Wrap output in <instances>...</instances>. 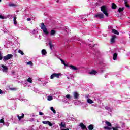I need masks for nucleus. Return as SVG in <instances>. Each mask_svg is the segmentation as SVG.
I'll use <instances>...</instances> for the list:
<instances>
[{
    "instance_id": "1",
    "label": "nucleus",
    "mask_w": 130,
    "mask_h": 130,
    "mask_svg": "<svg viewBox=\"0 0 130 130\" xmlns=\"http://www.w3.org/2000/svg\"><path fill=\"white\" fill-rule=\"evenodd\" d=\"M101 11L106 17H108V13H107V8H106V6H102L101 7Z\"/></svg>"
},
{
    "instance_id": "2",
    "label": "nucleus",
    "mask_w": 130,
    "mask_h": 130,
    "mask_svg": "<svg viewBox=\"0 0 130 130\" xmlns=\"http://www.w3.org/2000/svg\"><path fill=\"white\" fill-rule=\"evenodd\" d=\"M41 29L43 30L44 33L47 35L48 34V31H47V28H46V26L44 25V23H41Z\"/></svg>"
},
{
    "instance_id": "3",
    "label": "nucleus",
    "mask_w": 130,
    "mask_h": 130,
    "mask_svg": "<svg viewBox=\"0 0 130 130\" xmlns=\"http://www.w3.org/2000/svg\"><path fill=\"white\" fill-rule=\"evenodd\" d=\"M11 58H13V55L11 54H8L6 56L3 57V60L4 61L5 60H9V59H11Z\"/></svg>"
},
{
    "instance_id": "4",
    "label": "nucleus",
    "mask_w": 130,
    "mask_h": 130,
    "mask_svg": "<svg viewBox=\"0 0 130 130\" xmlns=\"http://www.w3.org/2000/svg\"><path fill=\"white\" fill-rule=\"evenodd\" d=\"M61 73H53L50 76V79H54V78H59L61 76Z\"/></svg>"
},
{
    "instance_id": "5",
    "label": "nucleus",
    "mask_w": 130,
    "mask_h": 130,
    "mask_svg": "<svg viewBox=\"0 0 130 130\" xmlns=\"http://www.w3.org/2000/svg\"><path fill=\"white\" fill-rule=\"evenodd\" d=\"M95 18H98L99 19H103L104 18V15L102 13L98 14L94 16Z\"/></svg>"
},
{
    "instance_id": "6",
    "label": "nucleus",
    "mask_w": 130,
    "mask_h": 130,
    "mask_svg": "<svg viewBox=\"0 0 130 130\" xmlns=\"http://www.w3.org/2000/svg\"><path fill=\"white\" fill-rule=\"evenodd\" d=\"M80 126L83 130H88V129L87 128V126H86V125H85V124H84V123H80Z\"/></svg>"
},
{
    "instance_id": "7",
    "label": "nucleus",
    "mask_w": 130,
    "mask_h": 130,
    "mask_svg": "<svg viewBox=\"0 0 130 130\" xmlns=\"http://www.w3.org/2000/svg\"><path fill=\"white\" fill-rule=\"evenodd\" d=\"M2 68H3L2 71L4 73H6V72H8V69L7 66H6L5 65H2Z\"/></svg>"
},
{
    "instance_id": "8",
    "label": "nucleus",
    "mask_w": 130,
    "mask_h": 130,
    "mask_svg": "<svg viewBox=\"0 0 130 130\" xmlns=\"http://www.w3.org/2000/svg\"><path fill=\"white\" fill-rule=\"evenodd\" d=\"M69 68L71 70H73L74 71H78V68L73 65H70Z\"/></svg>"
},
{
    "instance_id": "9",
    "label": "nucleus",
    "mask_w": 130,
    "mask_h": 130,
    "mask_svg": "<svg viewBox=\"0 0 130 130\" xmlns=\"http://www.w3.org/2000/svg\"><path fill=\"white\" fill-rule=\"evenodd\" d=\"M73 95H74V99H78L79 97V93L77 92H74L73 93Z\"/></svg>"
},
{
    "instance_id": "10",
    "label": "nucleus",
    "mask_w": 130,
    "mask_h": 130,
    "mask_svg": "<svg viewBox=\"0 0 130 130\" xmlns=\"http://www.w3.org/2000/svg\"><path fill=\"white\" fill-rule=\"evenodd\" d=\"M116 38V36L115 35L113 36L111 39V43H114V42H115Z\"/></svg>"
},
{
    "instance_id": "11",
    "label": "nucleus",
    "mask_w": 130,
    "mask_h": 130,
    "mask_svg": "<svg viewBox=\"0 0 130 130\" xmlns=\"http://www.w3.org/2000/svg\"><path fill=\"white\" fill-rule=\"evenodd\" d=\"M112 33H114V34H116V35H119V32L115 29H112Z\"/></svg>"
},
{
    "instance_id": "12",
    "label": "nucleus",
    "mask_w": 130,
    "mask_h": 130,
    "mask_svg": "<svg viewBox=\"0 0 130 130\" xmlns=\"http://www.w3.org/2000/svg\"><path fill=\"white\" fill-rule=\"evenodd\" d=\"M24 116H25V114H24V113H22L21 116L17 115V117L19 120H21V119H23V118H24Z\"/></svg>"
},
{
    "instance_id": "13",
    "label": "nucleus",
    "mask_w": 130,
    "mask_h": 130,
    "mask_svg": "<svg viewBox=\"0 0 130 130\" xmlns=\"http://www.w3.org/2000/svg\"><path fill=\"white\" fill-rule=\"evenodd\" d=\"M89 74L90 75H95L97 74V71L95 70H92L91 72H89Z\"/></svg>"
},
{
    "instance_id": "14",
    "label": "nucleus",
    "mask_w": 130,
    "mask_h": 130,
    "mask_svg": "<svg viewBox=\"0 0 130 130\" xmlns=\"http://www.w3.org/2000/svg\"><path fill=\"white\" fill-rule=\"evenodd\" d=\"M42 54L43 55H46L47 54V52H46L45 49L42 50Z\"/></svg>"
},
{
    "instance_id": "15",
    "label": "nucleus",
    "mask_w": 130,
    "mask_h": 130,
    "mask_svg": "<svg viewBox=\"0 0 130 130\" xmlns=\"http://www.w3.org/2000/svg\"><path fill=\"white\" fill-rule=\"evenodd\" d=\"M116 8H117V6H116L115 4L112 3V9L113 10H115V9H116Z\"/></svg>"
},
{
    "instance_id": "16",
    "label": "nucleus",
    "mask_w": 130,
    "mask_h": 130,
    "mask_svg": "<svg viewBox=\"0 0 130 130\" xmlns=\"http://www.w3.org/2000/svg\"><path fill=\"white\" fill-rule=\"evenodd\" d=\"M117 58V54L116 53H114L113 56V59L115 60Z\"/></svg>"
},
{
    "instance_id": "17",
    "label": "nucleus",
    "mask_w": 130,
    "mask_h": 130,
    "mask_svg": "<svg viewBox=\"0 0 130 130\" xmlns=\"http://www.w3.org/2000/svg\"><path fill=\"white\" fill-rule=\"evenodd\" d=\"M88 128L89 130H93L94 129V126L92 124H90L88 126Z\"/></svg>"
},
{
    "instance_id": "18",
    "label": "nucleus",
    "mask_w": 130,
    "mask_h": 130,
    "mask_svg": "<svg viewBox=\"0 0 130 130\" xmlns=\"http://www.w3.org/2000/svg\"><path fill=\"white\" fill-rule=\"evenodd\" d=\"M105 123H106V125H107V126H110V127L112 126V125L111 124V122H109L106 121L105 122Z\"/></svg>"
},
{
    "instance_id": "19",
    "label": "nucleus",
    "mask_w": 130,
    "mask_h": 130,
    "mask_svg": "<svg viewBox=\"0 0 130 130\" xmlns=\"http://www.w3.org/2000/svg\"><path fill=\"white\" fill-rule=\"evenodd\" d=\"M87 102H88V103H89V104H92L94 103V101H93V100H92L90 99H87Z\"/></svg>"
},
{
    "instance_id": "20",
    "label": "nucleus",
    "mask_w": 130,
    "mask_h": 130,
    "mask_svg": "<svg viewBox=\"0 0 130 130\" xmlns=\"http://www.w3.org/2000/svg\"><path fill=\"white\" fill-rule=\"evenodd\" d=\"M49 45L50 46V49L52 50V47H53V45H52V42H51V41H50L49 42Z\"/></svg>"
},
{
    "instance_id": "21",
    "label": "nucleus",
    "mask_w": 130,
    "mask_h": 130,
    "mask_svg": "<svg viewBox=\"0 0 130 130\" xmlns=\"http://www.w3.org/2000/svg\"><path fill=\"white\" fill-rule=\"evenodd\" d=\"M13 22H14V25H17V17H14Z\"/></svg>"
},
{
    "instance_id": "22",
    "label": "nucleus",
    "mask_w": 130,
    "mask_h": 130,
    "mask_svg": "<svg viewBox=\"0 0 130 130\" xmlns=\"http://www.w3.org/2000/svg\"><path fill=\"white\" fill-rule=\"evenodd\" d=\"M124 10V8L122 7V8H119L118 9V12L119 13H121V12H123Z\"/></svg>"
},
{
    "instance_id": "23",
    "label": "nucleus",
    "mask_w": 130,
    "mask_h": 130,
    "mask_svg": "<svg viewBox=\"0 0 130 130\" xmlns=\"http://www.w3.org/2000/svg\"><path fill=\"white\" fill-rule=\"evenodd\" d=\"M56 33V31L54 30H51L50 31V35H54Z\"/></svg>"
},
{
    "instance_id": "24",
    "label": "nucleus",
    "mask_w": 130,
    "mask_h": 130,
    "mask_svg": "<svg viewBox=\"0 0 130 130\" xmlns=\"http://www.w3.org/2000/svg\"><path fill=\"white\" fill-rule=\"evenodd\" d=\"M61 61L62 63L63 64H64V66L65 67H69V65H68V64H66V62H64V61L63 60L61 59Z\"/></svg>"
},
{
    "instance_id": "25",
    "label": "nucleus",
    "mask_w": 130,
    "mask_h": 130,
    "mask_svg": "<svg viewBox=\"0 0 130 130\" xmlns=\"http://www.w3.org/2000/svg\"><path fill=\"white\" fill-rule=\"evenodd\" d=\"M27 82H28V83H33V80H32V78H28V79H27Z\"/></svg>"
},
{
    "instance_id": "26",
    "label": "nucleus",
    "mask_w": 130,
    "mask_h": 130,
    "mask_svg": "<svg viewBox=\"0 0 130 130\" xmlns=\"http://www.w3.org/2000/svg\"><path fill=\"white\" fill-rule=\"evenodd\" d=\"M51 111H52L53 112V113H54V114H55V113H56V111H55V110H54V108H53V107H51L50 108Z\"/></svg>"
},
{
    "instance_id": "27",
    "label": "nucleus",
    "mask_w": 130,
    "mask_h": 130,
    "mask_svg": "<svg viewBox=\"0 0 130 130\" xmlns=\"http://www.w3.org/2000/svg\"><path fill=\"white\" fill-rule=\"evenodd\" d=\"M104 129H107V130H112V127H109L107 126H105L104 127Z\"/></svg>"
},
{
    "instance_id": "28",
    "label": "nucleus",
    "mask_w": 130,
    "mask_h": 130,
    "mask_svg": "<svg viewBox=\"0 0 130 130\" xmlns=\"http://www.w3.org/2000/svg\"><path fill=\"white\" fill-rule=\"evenodd\" d=\"M60 126H61V127H66V124H63V123L62 122H61V123L60 124Z\"/></svg>"
},
{
    "instance_id": "29",
    "label": "nucleus",
    "mask_w": 130,
    "mask_h": 130,
    "mask_svg": "<svg viewBox=\"0 0 130 130\" xmlns=\"http://www.w3.org/2000/svg\"><path fill=\"white\" fill-rule=\"evenodd\" d=\"M18 53H20V54H21V55H24V52H23V51L19 50L18 51Z\"/></svg>"
},
{
    "instance_id": "30",
    "label": "nucleus",
    "mask_w": 130,
    "mask_h": 130,
    "mask_svg": "<svg viewBox=\"0 0 130 130\" xmlns=\"http://www.w3.org/2000/svg\"><path fill=\"white\" fill-rule=\"evenodd\" d=\"M118 128H119V127L118 126H116L115 127H112V130H118Z\"/></svg>"
},
{
    "instance_id": "31",
    "label": "nucleus",
    "mask_w": 130,
    "mask_h": 130,
    "mask_svg": "<svg viewBox=\"0 0 130 130\" xmlns=\"http://www.w3.org/2000/svg\"><path fill=\"white\" fill-rule=\"evenodd\" d=\"M9 7H16V4L12 3L9 4Z\"/></svg>"
},
{
    "instance_id": "32",
    "label": "nucleus",
    "mask_w": 130,
    "mask_h": 130,
    "mask_svg": "<svg viewBox=\"0 0 130 130\" xmlns=\"http://www.w3.org/2000/svg\"><path fill=\"white\" fill-rule=\"evenodd\" d=\"M48 100H49V101L52 100V96H48Z\"/></svg>"
},
{
    "instance_id": "33",
    "label": "nucleus",
    "mask_w": 130,
    "mask_h": 130,
    "mask_svg": "<svg viewBox=\"0 0 130 130\" xmlns=\"http://www.w3.org/2000/svg\"><path fill=\"white\" fill-rule=\"evenodd\" d=\"M0 123H3V124H5V121H4V119H1L0 120Z\"/></svg>"
},
{
    "instance_id": "34",
    "label": "nucleus",
    "mask_w": 130,
    "mask_h": 130,
    "mask_svg": "<svg viewBox=\"0 0 130 130\" xmlns=\"http://www.w3.org/2000/svg\"><path fill=\"white\" fill-rule=\"evenodd\" d=\"M42 123H43V124H48V121H42Z\"/></svg>"
},
{
    "instance_id": "35",
    "label": "nucleus",
    "mask_w": 130,
    "mask_h": 130,
    "mask_svg": "<svg viewBox=\"0 0 130 130\" xmlns=\"http://www.w3.org/2000/svg\"><path fill=\"white\" fill-rule=\"evenodd\" d=\"M48 125H49V126H52L53 124L52 123H51V122H50L49 121H48Z\"/></svg>"
},
{
    "instance_id": "36",
    "label": "nucleus",
    "mask_w": 130,
    "mask_h": 130,
    "mask_svg": "<svg viewBox=\"0 0 130 130\" xmlns=\"http://www.w3.org/2000/svg\"><path fill=\"white\" fill-rule=\"evenodd\" d=\"M27 64L28 66H32L33 65V63H32V61H29V62H27Z\"/></svg>"
},
{
    "instance_id": "37",
    "label": "nucleus",
    "mask_w": 130,
    "mask_h": 130,
    "mask_svg": "<svg viewBox=\"0 0 130 130\" xmlns=\"http://www.w3.org/2000/svg\"><path fill=\"white\" fill-rule=\"evenodd\" d=\"M0 19H1L2 20H5V17L3 16L2 14H0Z\"/></svg>"
},
{
    "instance_id": "38",
    "label": "nucleus",
    "mask_w": 130,
    "mask_h": 130,
    "mask_svg": "<svg viewBox=\"0 0 130 130\" xmlns=\"http://www.w3.org/2000/svg\"><path fill=\"white\" fill-rule=\"evenodd\" d=\"M125 6L126 7V8H129V5H128L127 4V2H125Z\"/></svg>"
},
{
    "instance_id": "39",
    "label": "nucleus",
    "mask_w": 130,
    "mask_h": 130,
    "mask_svg": "<svg viewBox=\"0 0 130 130\" xmlns=\"http://www.w3.org/2000/svg\"><path fill=\"white\" fill-rule=\"evenodd\" d=\"M10 90L11 91H15V90H17V88H10Z\"/></svg>"
},
{
    "instance_id": "40",
    "label": "nucleus",
    "mask_w": 130,
    "mask_h": 130,
    "mask_svg": "<svg viewBox=\"0 0 130 130\" xmlns=\"http://www.w3.org/2000/svg\"><path fill=\"white\" fill-rule=\"evenodd\" d=\"M66 98H68V99H70V98H71V95L70 94H67L66 95Z\"/></svg>"
},
{
    "instance_id": "41",
    "label": "nucleus",
    "mask_w": 130,
    "mask_h": 130,
    "mask_svg": "<svg viewBox=\"0 0 130 130\" xmlns=\"http://www.w3.org/2000/svg\"><path fill=\"white\" fill-rule=\"evenodd\" d=\"M3 59V55L2 54L0 53V60H2Z\"/></svg>"
},
{
    "instance_id": "42",
    "label": "nucleus",
    "mask_w": 130,
    "mask_h": 130,
    "mask_svg": "<svg viewBox=\"0 0 130 130\" xmlns=\"http://www.w3.org/2000/svg\"><path fill=\"white\" fill-rule=\"evenodd\" d=\"M44 113H42V112H39V115H44Z\"/></svg>"
},
{
    "instance_id": "43",
    "label": "nucleus",
    "mask_w": 130,
    "mask_h": 130,
    "mask_svg": "<svg viewBox=\"0 0 130 130\" xmlns=\"http://www.w3.org/2000/svg\"><path fill=\"white\" fill-rule=\"evenodd\" d=\"M27 21H28V22H30V21H31V18H28L27 19Z\"/></svg>"
},
{
    "instance_id": "44",
    "label": "nucleus",
    "mask_w": 130,
    "mask_h": 130,
    "mask_svg": "<svg viewBox=\"0 0 130 130\" xmlns=\"http://www.w3.org/2000/svg\"><path fill=\"white\" fill-rule=\"evenodd\" d=\"M0 94H3V90L0 89Z\"/></svg>"
},
{
    "instance_id": "45",
    "label": "nucleus",
    "mask_w": 130,
    "mask_h": 130,
    "mask_svg": "<svg viewBox=\"0 0 130 130\" xmlns=\"http://www.w3.org/2000/svg\"><path fill=\"white\" fill-rule=\"evenodd\" d=\"M58 2H59V1H57V3H58Z\"/></svg>"
},
{
    "instance_id": "46",
    "label": "nucleus",
    "mask_w": 130,
    "mask_h": 130,
    "mask_svg": "<svg viewBox=\"0 0 130 130\" xmlns=\"http://www.w3.org/2000/svg\"><path fill=\"white\" fill-rule=\"evenodd\" d=\"M0 2H2V0H0Z\"/></svg>"
}]
</instances>
